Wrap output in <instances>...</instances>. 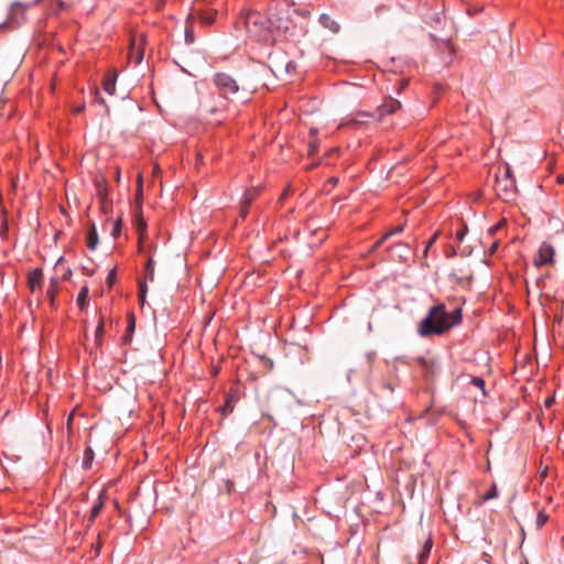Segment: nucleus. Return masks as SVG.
Segmentation results:
<instances>
[{"label": "nucleus", "mask_w": 564, "mask_h": 564, "mask_svg": "<svg viewBox=\"0 0 564 564\" xmlns=\"http://www.w3.org/2000/svg\"><path fill=\"white\" fill-rule=\"evenodd\" d=\"M57 285H58L57 279L52 278L50 281V286L46 291V296L48 297L50 304L52 307H54V305H55V299L57 295Z\"/></svg>", "instance_id": "f8f14e48"}, {"label": "nucleus", "mask_w": 564, "mask_h": 564, "mask_svg": "<svg viewBox=\"0 0 564 564\" xmlns=\"http://www.w3.org/2000/svg\"><path fill=\"white\" fill-rule=\"evenodd\" d=\"M121 228H122L121 219H117L113 223V227H112V231H111V235L115 239L118 238L119 235L121 234Z\"/></svg>", "instance_id": "393cba45"}, {"label": "nucleus", "mask_w": 564, "mask_h": 564, "mask_svg": "<svg viewBox=\"0 0 564 564\" xmlns=\"http://www.w3.org/2000/svg\"><path fill=\"white\" fill-rule=\"evenodd\" d=\"M261 362L267 370H271L273 368V361L270 358L261 357Z\"/></svg>", "instance_id": "c756f323"}, {"label": "nucleus", "mask_w": 564, "mask_h": 564, "mask_svg": "<svg viewBox=\"0 0 564 564\" xmlns=\"http://www.w3.org/2000/svg\"><path fill=\"white\" fill-rule=\"evenodd\" d=\"M495 497H497V486L492 485L491 489L486 494L485 499L488 500Z\"/></svg>", "instance_id": "7c9ffc66"}, {"label": "nucleus", "mask_w": 564, "mask_h": 564, "mask_svg": "<svg viewBox=\"0 0 564 564\" xmlns=\"http://www.w3.org/2000/svg\"><path fill=\"white\" fill-rule=\"evenodd\" d=\"M96 95H97L96 99H97L100 104H105L104 99L98 97V91H96Z\"/></svg>", "instance_id": "c03bdc74"}, {"label": "nucleus", "mask_w": 564, "mask_h": 564, "mask_svg": "<svg viewBox=\"0 0 564 564\" xmlns=\"http://www.w3.org/2000/svg\"><path fill=\"white\" fill-rule=\"evenodd\" d=\"M215 18H216V12L215 11H207V12H204V13L199 14V20L205 25L213 24L214 21H215Z\"/></svg>", "instance_id": "a211bd4d"}, {"label": "nucleus", "mask_w": 564, "mask_h": 564, "mask_svg": "<svg viewBox=\"0 0 564 564\" xmlns=\"http://www.w3.org/2000/svg\"><path fill=\"white\" fill-rule=\"evenodd\" d=\"M447 312L444 304H437L430 308L427 315L421 321L417 333L422 337L441 335L449 329L447 324Z\"/></svg>", "instance_id": "f03ea898"}, {"label": "nucleus", "mask_w": 564, "mask_h": 564, "mask_svg": "<svg viewBox=\"0 0 564 564\" xmlns=\"http://www.w3.org/2000/svg\"><path fill=\"white\" fill-rule=\"evenodd\" d=\"M248 207L249 206H246L242 202H241V208H240V212H239V215L241 218H246L247 215H248Z\"/></svg>", "instance_id": "c9c22d12"}, {"label": "nucleus", "mask_w": 564, "mask_h": 564, "mask_svg": "<svg viewBox=\"0 0 564 564\" xmlns=\"http://www.w3.org/2000/svg\"><path fill=\"white\" fill-rule=\"evenodd\" d=\"M308 228L313 230V232H315L317 229L314 227V224H308Z\"/></svg>", "instance_id": "49530a36"}, {"label": "nucleus", "mask_w": 564, "mask_h": 564, "mask_svg": "<svg viewBox=\"0 0 564 564\" xmlns=\"http://www.w3.org/2000/svg\"><path fill=\"white\" fill-rule=\"evenodd\" d=\"M455 253H456L455 249H452V251H449V254H455Z\"/></svg>", "instance_id": "4d7b16f0"}, {"label": "nucleus", "mask_w": 564, "mask_h": 564, "mask_svg": "<svg viewBox=\"0 0 564 564\" xmlns=\"http://www.w3.org/2000/svg\"><path fill=\"white\" fill-rule=\"evenodd\" d=\"M135 228L140 234V240L142 239V235L145 232L147 224L142 217H138L135 219Z\"/></svg>", "instance_id": "4be33fe9"}, {"label": "nucleus", "mask_w": 564, "mask_h": 564, "mask_svg": "<svg viewBox=\"0 0 564 564\" xmlns=\"http://www.w3.org/2000/svg\"><path fill=\"white\" fill-rule=\"evenodd\" d=\"M390 236H392V232H387V234H386L381 239H379V240L373 245L372 250L378 249V248L383 243V241H384L388 237H390Z\"/></svg>", "instance_id": "473e14b6"}, {"label": "nucleus", "mask_w": 564, "mask_h": 564, "mask_svg": "<svg viewBox=\"0 0 564 564\" xmlns=\"http://www.w3.org/2000/svg\"><path fill=\"white\" fill-rule=\"evenodd\" d=\"M42 283H43V270L41 268H36L29 273L28 284H29L31 292L41 290Z\"/></svg>", "instance_id": "423d86ee"}, {"label": "nucleus", "mask_w": 564, "mask_h": 564, "mask_svg": "<svg viewBox=\"0 0 564 564\" xmlns=\"http://www.w3.org/2000/svg\"><path fill=\"white\" fill-rule=\"evenodd\" d=\"M116 79H117V73H110L108 74L102 83L104 89L109 94L113 95L116 90Z\"/></svg>", "instance_id": "9b49d317"}, {"label": "nucleus", "mask_w": 564, "mask_h": 564, "mask_svg": "<svg viewBox=\"0 0 564 564\" xmlns=\"http://www.w3.org/2000/svg\"><path fill=\"white\" fill-rule=\"evenodd\" d=\"M420 361L423 364V365H426V361L424 358H421Z\"/></svg>", "instance_id": "864d4df0"}, {"label": "nucleus", "mask_w": 564, "mask_h": 564, "mask_svg": "<svg viewBox=\"0 0 564 564\" xmlns=\"http://www.w3.org/2000/svg\"><path fill=\"white\" fill-rule=\"evenodd\" d=\"M563 180H564V178H563V176H558V177H557V181H558V182H563Z\"/></svg>", "instance_id": "5fc2aeb1"}, {"label": "nucleus", "mask_w": 564, "mask_h": 564, "mask_svg": "<svg viewBox=\"0 0 564 564\" xmlns=\"http://www.w3.org/2000/svg\"><path fill=\"white\" fill-rule=\"evenodd\" d=\"M104 505L102 502H98L90 511V514H89V522H94L95 519L98 517V514L100 513L101 509H102Z\"/></svg>", "instance_id": "5701e85b"}, {"label": "nucleus", "mask_w": 564, "mask_h": 564, "mask_svg": "<svg viewBox=\"0 0 564 564\" xmlns=\"http://www.w3.org/2000/svg\"><path fill=\"white\" fill-rule=\"evenodd\" d=\"M17 8H20V4H19V3H17V4L12 6V11H14Z\"/></svg>", "instance_id": "3c124183"}, {"label": "nucleus", "mask_w": 564, "mask_h": 564, "mask_svg": "<svg viewBox=\"0 0 564 564\" xmlns=\"http://www.w3.org/2000/svg\"><path fill=\"white\" fill-rule=\"evenodd\" d=\"M159 170H160V167L158 165H155L153 167V175H156L159 173Z\"/></svg>", "instance_id": "37998d69"}, {"label": "nucleus", "mask_w": 564, "mask_h": 564, "mask_svg": "<svg viewBox=\"0 0 564 564\" xmlns=\"http://www.w3.org/2000/svg\"><path fill=\"white\" fill-rule=\"evenodd\" d=\"M185 36H186V41H187V42H193V40H194V39H193V33H192V31L186 30V32H185Z\"/></svg>", "instance_id": "ea45409f"}, {"label": "nucleus", "mask_w": 564, "mask_h": 564, "mask_svg": "<svg viewBox=\"0 0 564 564\" xmlns=\"http://www.w3.org/2000/svg\"><path fill=\"white\" fill-rule=\"evenodd\" d=\"M402 229L403 228L401 226H399V227H395L394 229L390 230L389 232H392V235H393V234H397V232H401Z\"/></svg>", "instance_id": "79ce46f5"}, {"label": "nucleus", "mask_w": 564, "mask_h": 564, "mask_svg": "<svg viewBox=\"0 0 564 564\" xmlns=\"http://www.w3.org/2000/svg\"><path fill=\"white\" fill-rule=\"evenodd\" d=\"M437 237H438V231H437V232H435V234L430 238V240L427 241L426 248H425V250H424V254H426V253H427V249H429L432 245H434V243H435V241H436Z\"/></svg>", "instance_id": "2f4dec72"}, {"label": "nucleus", "mask_w": 564, "mask_h": 564, "mask_svg": "<svg viewBox=\"0 0 564 564\" xmlns=\"http://www.w3.org/2000/svg\"><path fill=\"white\" fill-rule=\"evenodd\" d=\"M319 22L325 29L329 30L333 33H338L340 30L339 23L336 22L330 15L326 13L321 14Z\"/></svg>", "instance_id": "9d476101"}, {"label": "nucleus", "mask_w": 564, "mask_h": 564, "mask_svg": "<svg viewBox=\"0 0 564 564\" xmlns=\"http://www.w3.org/2000/svg\"><path fill=\"white\" fill-rule=\"evenodd\" d=\"M102 335H104V317L101 316L99 318V323H98L96 332H95V341H96L97 346H100L102 344Z\"/></svg>", "instance_id": "f3484780"}, {"label": "nucleus", "mask_w": 564, "mask_h": 564, "mask_svg": "<svg viewBox=\"0 0 564 564\" xmlns=\"http://www.w3.org/2000/svg\"><path fill=\"white\" fill-rule=\"evenodd\" d=\"M215 85L218 87L223 96L229 97L239 90L237 82L228 74L218 73L214 77Z\"/></svg>", "instance_id": "20e7f679"}, {"label": "nucleus", "mask_w": 564, "mask_h": 564, "mask_svg": "<svg viewBox=\"0 0 564 564\" xmlns=\"http://www.w3.org/2000/svg\"><path fill=\"white\" fill-rule=\"evenodd\" d=\"M401 108V102L397 99H389L378 108L379 115H392Z\"/></svg>", "instance_id": "1a4fd4ad"}, {"label": "nucleus", "mask_w": 564, "mask_h": 564, "mask_svg": "<svg viewBox=\"0 0 564 564\" xmlns=\"http://www.w3.org/2000/svg\"><path fill=\"white\" fill-rule=\"evenodd\" d=\"M495 191L497 196L503 200L513 199L517 191L514 178L499 177V174H497Z\"/></svg>", "instance_id": "7ed1b4c3"}, {"label": "nucleus", "mask_w": 564, "mask_h": 564, "mask_svg": "<svg viewBox=\"0 0 564 564\" xmlns=\"http://www.w3.org/2000/svg\"><path fill=\"white\" fill-rule=\"evenodd\" d=\"M97 245H98V234H97L96 227L93 226L87 235V247L91 250H95L97 248Z\"/></svg>", "instance_id": "4468645a"}, {"label": "nucleus", "mask_w": 564, "mask_h": 564, "mask_svg": "<svg viewBox=\"0 0 564 564\" xmlns=\"http://www.w3.org/2000/svg\"><path fill=\"white\" fill-rule=\"evenodd\" d=\"M563 542H564V535H563Z\"/></svg>", "instance_id": "13d9d810"}, {"label": "nucleus", "mask_w": 564, "mask_h": 564, "mask_svg": "<svg viewBox=\"0 0 564 564\" xmlns=\"http://www.w3.org/2000/svg\"><path fill=\"white\" fill-rule=\"evenodd\" d=\"M145 274L147 279H149L150 281L154 280V261L151 258L149 259L145 265Z\"/></svg>", "instance_id": "412c9836"}, {"label": "nucleus", "mask_w": 564, "mask_h": 564, "mask_svg": "<svg viewBox=\"0 0 564 564\" xmlns=\"http://www.w3.org/2000/svg\"><path fill=\"white\" fill-rule=\"evenodd\" d=\"M555 250L554 247L549 242H543L538 251L536 257L534 258V265L542 267L546 264L554 263Z\"/></svg>", "instance_id": "39448f33"}, {"label": "nucleus", "mask_w": 564, "mask_h": 564, "mask_svg": "<svg viewBox=\"0 0 564 564\" xmlns=\"http://www.w3.org/2000/svg\"><path fill=\"white\" fill-rule=\"evenodd\" d=\"M227 409H228L229 411H232V409H231V408H229V403H228V402H227V403H226V405L224 406V410H227Z\"/></svg>", "instance_id": "09e8293b"}, {"label": "nucleus", "mask_w": 564, "mask_h": 564, "mask_svg": "<svg viewBox=\"0 0 564 564\" xmlns=\"http://www.w3.org/2000/svg\"><path fill=\"white\" fill-rule=\"evenodd\" d=\"M310 148H311L310 153H313V151H315V148H316V147H315V145H313L312 143H310Z\"/></svg>", "instance_id": "de8ad7c7"}, {"label": "nucleus", "mask_w": 564, "mask_h": 564, "mask_svg": "<svg viewBox=\"0 0 564 564\" xmlns=\"http://www.w3.org/2000/svg\"><path fill=\"white\" fill-rule=\"evenodd\" d=\"M546 521H547V516L543 511H540L536 517V527L539 529L542 528L546 523Z\"/></svg>", "instance_id": "a878e982"}, {"label": "nucleus", "mask_w": 564, "mask_h": 564, "mask_svg": "<svg viewBox=\"0 0 564 564\" xmlns=\"http://www.w3.org/2000/svg\"><path fill=\"white\" fill-rule=\"evenodd\" d=\"M94 459V452L91 448H86L85 453H84V462H83V467L88 469L90 467V464Z\"/></svg>", "instance_id": "aec40b11"}, {"label": "nucleus", "mask_w": 564, "mask_h": 564, "mask_svg": "<svg viewBox=\"0 0 564 564\" xmlns=\"http://www.w3.org/2000/svg\"><path fill=\"white\" fill-rule=\"evenodd\" d=\"M553 403H554V399L553 398H547L545 400V406L546 408H550Z\"/></svg>", "instance_id": "a19ab883"}, {"label": "nucleus", "mask_w": 564, "mask_h": 564, "mask_svg": "<svg viewBox=\"0 0 564 564\" xmlns=\"http://www.w3.org/2000/svg\"><path fill=\"white\" fill-rule=\"evenodd\" d=\"M506 221L505 220H501L499 221L497 225L492 226L489 228L488 230V235L489 236H495V234L505 226Z\"/></svg>", "instance_id": "bb28decb"}, {"label": "nucleus", "mask_w": 564, "mask_h": 564, "mask_svg": "<svg viewBox=\"0 0 564 564\" xmlns=\"http://www.w3.org/2000/svg\"><path fill=\"white\" fill-rule=\"evenodd\" d=\"M498 246H499L498 241L492 242L490 248H489V253L494 254L496 252V250L498 249Z\"/></svg>", "instance_id": "e433bc0d"}, {"label": "nucleus", "mask_w": 564, "mask_h": 564, "mask_svg": "<svg viewBox=\"0 0 564 564\" xmlns=\"http://www.w3.org/2000/svg\"><path fill=\"white\" fill-rule=\"evenodd\" d=\"M140 301L143 304L145 300V285L143 283H140V294H139Z\"/></svg>", "instance_id": "f704fd0d"}, {"label": "nucleus", "mask_w": 564, "mask_h": 564, "mask_svg": "<svg viewBox=\"0 0 564 564\" xmlns=\"http://www.w3.org/2000/svg\"><path fill=\"white\" fill-rule=\"evenodd\" d=\"M236 29H243L247 35L254 41H267L270 36L269 21L258 11L242 13L236 22Z\"/></svg>", "instance_id": "f257e3e1"}, {"label": "nucleus", "mask_w": 564, "mask_h": 564, "mask_svg": "<svg viewBox=\"0 0 564 564\" xmlns=\"http://www.w3.org/2000/svg\"><path fill=\"white\" fill-rule=\"evenodd\" d=\"M455 253H456L455 249H452V251H449V254H455Z\"/></svg>", "instance_id": "6e6d98bb"}, {"label": "nucleus", "mask_w": 564, "mask_h": 564, "mask_svg": "<svg viewBox=\"0 0 564 564\" xmlns=\"http://www.w3.org/2000/svg\"><path fill=\"white\" fill-rule=\"evenodd\" d=\"M465 234H466V227L463 230L456 232V238L458 240H463L465 237Z\"/></svg>", "instance_id": "58836bf2"}, {"label": "nucleus", "mask_w": 564, "mask_h": 564, "mask_svg": "<svg viewBox=\"0 0 564 564\" xmlns=\"http://www.w3.org/2000/svg\"><path fill=\"white\" fill-rule=\"evenodd\" d=\"M116 276H117L116 269L110 270L107 275V280H106L109 286H111L115 283Z\"/></svg>", "instance_id": "c85d7f7f"}, {"label": "nucleus", "mask_w": 564, "mask_h": 564, "mask_svg": "<svg viewBox=\"0 0 564 564\" xmlns=\"http://www.w3.org/2000/svg\"><path fill=\"white\" fill-rule=\"evenodd\" d=\"M329 182H332V183L336 184V183H337V178H334V177H333V178H330V180H329Z\"/></svg>", "instance_id": "603ef678"}, {"label": "nucleus", "mask_w": 564, "mask_h": 564, "mask_svg": "<svg viewBox=\"0 0 564 564\" xmlns=\"http://www.w3.org/2000/svg\"><path fill=\"white\" fill-rule=\"evenodd\" d=\"M88 293H89V290H88L87 285H84L82 288V290L79 291V294L77 296V305L79 306L80 310H84L86 306Z\"/></svg>", "instance_id": "dca6fc26"}, {"label": "nucleus", "mask_w": 564, "mask_h": 564, "mask_svg": "<svg viewBox=\"0 0 564 564\" xmlns=\"http://www.w3.org/2000/svg\"><path fill=\"white\" fill-rule=\"evenodd\" d=\"M295 68V65L293 62H283V61H278V59H274L272 61V66H271V69H272V73L274 74V76L279 77L281 74L283 73H291L292 70H294Z\"/></svg>", "instance_id": "6e6552de"}, {"label": "nucleus", "mask_w": 564, "mask_h": 564, "mask_svg": "<svg viewBox=\"0 0 564 564\" xmlns=\"http://www.w3.org/2000/svg\"><path fill=\"white\" fill-rule=\"evenodd\" d=\"M471 382L474 386H476L477 388L484 390L485 389V380L480 377H474L471 379Z\"/></svg>", "instance_id": "cd10ccee"}, {"label": "nucleus", "mask_w": 564, "mask_h": 564, "mask_svg": "<svg viewBox=\"0 0 564 564\" xmlns=\"http://www.w3.org/2000/svg\"><path fill=\"white\" fill-rule=\"evenodd\" d=\"M135 327V318L133 314L128 315V326H127V335L124 336V341H129L131 338V334L134 332Z\"/></svg>", "instance_id": "6ab92c4d"}, {"label": "nucleus", "mask_w": 564, "mask_h": 564, "mask_svg": "<svg viewBox=\"0 0 564 564\" xmlns=\"http://www.w3.org/2000/svg\"><path fill=\"white\" fill-rule=\"evenodd\" d=\"M447 324L449 325V328L457 325L462 321V310L456 308L452 313H447Z\"/></svg>", "instance_id": "ddd939ff"}, {"label": "nucleus", "mask_w": 564, "mask_h": 564, "mask_svg": "<svg viewBox=\"0 0 564 564\" xmlns=\"http://www.w3.org/2000/svg\"><path fill=\"white\" fill-rule=\"evenodd\" d=\"M143 59V53L139 50L137 53H135V63L139 64L141 63Z\"/></svg>", "instance_id": "4c0bfd02"}, {"label": "nucleus", "mask_w": 564, "mask_h": 564, "mask_svg": "<svg viewBox=\"0 0 564 564\" xmlns=\"http://www.w3.org/2000/svg\"><path fill=\"white\" fill-rule=\"evenodd\" d=\"M116 180H117V182H119V180H120V171L119 170H117V172H116Z\"/></svg>", "instance_id": "a18cd8bd"}, {"label": "nucleus", "mask_w": 564, "mask_h": 564, "mask_svg": "<svg viewBox=\"0 0 564 564\" xmlns=\"http://www.w3.org/2000/svg\"><path fill=\"white\" fill-rule=\"evenodd\" d=\"M499 177H507V178H513L510 167L506 166L502 171V173L499 175Z\"/></svg>", "instance_id": "72a5a7b5"}, {"label": "nucleus", "mask_w": 564, "mask_h": 564, "mask_svg": "<svg viewBox=\"0 0 564 564\" xmlns=\"http://www.w3.org/2000/svg\"><path fill=\"white\" fill-rule=\"evenodd\" d=\"M258 194H259L258 188L252 187V188L247 189L243 195L242 203L246 206H249L257 198Z\"/></svg>", "instance_id": "2eb2a0df"}, {"label": "nucleus", "mask_w": 564, "mask_h": 564, "mask_svg": "<svg viewBox=\"0 0 564 564\" xmlns=\"http://www.w3.org/2000/svg\"><path fill=\"white\" fill-rule=\"evenodd\" d=\"M73 421V414L69 415L68 420H67V424L69 425Z\"/></svg>", "instance_id": "8fccbe9b"}, {"label": "nucleus", "mask_w": 564, "mask_h": 564, "mask_svg": "<svg viewBox=\"0 0 564 564\" xmlns=\"http://www.w3.org/2000/svg\"><path fill=\"white\" fill-rule=\"evenodd\" d=\"M143 195V177L142 174H138L137 177V198H141Z\"/></svg>", "instance_id": "b1692460"}, {"label": "nucleus", "mask_w": 564, "mask_h": 564, "mask_svg": "<svg viewBox=\"0 0 564 564\" xmlns=\"http://www.w3.org/2000/svg\"><path fill=\"white\" fill-rule=\"evenodd\" d=\"M432 546H433V541H432L431 536L427 535L424 539L421 549L416 551L415 557H416L417 564H425V562L430 555V552L432 550Z\"/></svg>", "instance_id": "0eeeda50"}]
</instances>
